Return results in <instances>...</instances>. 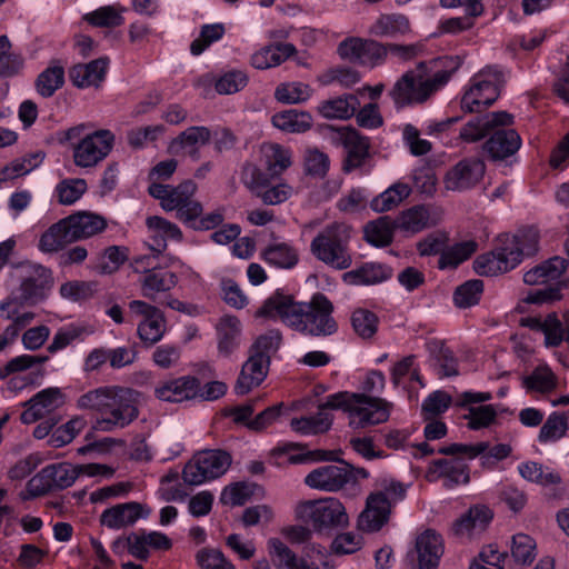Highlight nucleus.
<instances>
[{"instance_id": "nucleus-42", "label": "nucleus", "mask_w": 569, "mask_h": 569, "mask_svg": "<svg viewBox=\"0 0 569 569\" xmlns=\"http://www.w3.org/2000/svg\"><path fill=\"white\" fill-rule=\"evenodd\" d=\"M518 470L523 479L540 486L547 487L561 482V476L558 472L536 461L523 462L518 467Z\"/></svg>"}, {"instance_id": "nucleus-17", "label": "nucleus", "mask_w": 569, "mask_h": 569, "mask_svg": "<svg viewBox=\"0 0 569 569\" xmlns=\"http://www.w3.org/2000/svg\"><path fill=\"white\" fill-rule=\"evenodd\" d=\"M64 405V395L59 388H47L36 393L23 403L26 410L20 419L23 423L30 425L50 415Z\"/></svg>"}, {"instance_id": "nucleus-47", "label": "nucleus", "mask_w": 569, "mask_h": 569, "mask_svg": "<svg viewBox=\"0 0 569 569\" xmlns=\"http://www.w3.org/2000/svg\"><path fill=\"white\" fill-rule=\"evenodd\" d=\"M166 331V319L160 310L148 319H143L138 325V336L148 346H152L161 340Z\"/></svg>"}, {"instance_id": "nucleus-61", "label": "nucleus", "mask_w": 569, "mask_h": 569, "mask_svg": "<svg viewBox=\"0 0 569 569\" xmlns=\"http://www.w3.org/2000/svg\"><path fill=\"white\" fill-rule=\"evenodd\" d=\"M448 237L445 232H431L417 242V251L421 257L437 256L446 252Z\"/></svg>"}, {"instance_id": "nucleus-4", "label": "nucleus", "mask_w": 569, "mask_h": 569, "mask_svg": "<svg viewBox=\"0 0 569 569\" xmlns=\"http://www.w3.org/2000/svg\"><path fill=\"white\" fill-rule=\"evenodd\" d=\"M350 238L351 228L348 224L333 222L312 239L310 251L322 263L337 270H346L352 264Z\"/></svg>"}, {"instance_id": "nucleus-49", "label": "nucleus", "mask_w": 569, "mask_h": 569, "mask_svg": "<svg viewBox=\"0 0 569 569\" xmlns=\"http://www.w3.org/2000/svg\"><path fill=\"white\" fill-rule=\"evenodd\" d=\"M11 42L7 36H0V77L11 78L23 68V58L11 52Z\"/></svg>"}, {"instance_id": "nucleus-12", "label": "nucleus", "mask_w": 569, "mask_h": 569, "mask_svg": "<svg viewBox=\"0 0 569 569\" xmlns=\"http://www.w3.org/2000/svg\"><path fill=\"white\" fill-rule=\"evenodd\" d=\"M425 479L430 483L441 480L445 488L452 489L469 483L470 468L466 461L457 457L436 459L429 463Z\"/></svg>"}, {"instance_id": "nucleus-64", "label": "nucleus", "mask_w": 569, "mask_h": 569, "mask_svg": "<svg viewBox=\"0 0 569 569\" xmlns=\"http://www.w3.org/2000/svg\"><path fill=\"white\" fill-rule=\"evenodd\" d=\"M497 411L491 405L470 407L469 413L465 416L468 420V428L479 430L489 427L496 419Z\"/></svg>"}, {"instance_id": "nucleus-7", "label": "nucleus", "mask_w": 569, "mask_h": 569, "mask_svg": "<svg viewBox=\"0 0 569 569\" xmlns=\"http://www.w3.org/2000/svg\"><path fill=\"white\" fill-rule=\"evenodd\" d=\"M231 456L223 450H204L197 453L182 470L183 481L199 486L222 476L231 465Z\"/></svg>"}, {"instance_id": "nucleus-8", "label": "nucleus", "mask_w": 569, "mask_h": 569, "mask_svg": "<svg viewBox=\"0 0 569 569\" xmlns=\"http://www.w3.org/2000/svg\"><path fill=\"white\" fill-rule=\"evenodd\" d=\"M350 407V426L365 429L388 421L393 405L379 397L357 393Z\"/></svg>"}, {"instance_id": "nucleus-5", "label": "nucleus", "mask_w": 569, "mask_h": 569, "mask_svg": "<svg viewBox=\"0 0 569 569\" xmlns=\"http://www.w3.org/2000/svg\"><path fill=\"white\" fill-rule=\"evenodd\" d=\"M148 191L160 201L166 211L176 210V217L184 223H192L202 214V204L193 199L197 184L190 179L177 187L154 182L149 186Z\"/></svg>"}, {"instance_id": "nucleus-16", "label": "nucleus", "mask_w": 569, "mask_h": 569, "mask_svg": "<svg viewBox=\"0 0 569 569\" xmlns=\"http://www.w3.org/2000/svg\"><path fill=\"white\" fill-rule=\"evenodd\" d=\"M391 500L386 492L377 491L367 497L366 508L359 515L358 528L366 532L379 531L389 520Z\"/></svg>"}, {"instance_id": "nucleus-56", "label": "nucleus", "mask_w": 569, "mask_h": 569, "mask_svg": "<svg viewBox=\"0 0 569 569\" xmlns=\"http://www.w3.org/2000/svg\"><path fill=\"white\" fill-rule=\"evenodd\" d=\"M87 191L84 179H64L56 187L58 201L61 204H72Z\"/></svg>"}, {"instance_id": "nucleus-46", "label": "nucleus", "mask_w": 569, "mask_h": 569, "mask_svg": "<svg viewBox=\"0 0 569 569\" xmlns=\"http://www.w3.org/2000/svg\"><path fill=\"white\" fill-rule=\"evenodd\" d=\"M64 83V70L61 66H51L43 70L36 80V88L40 96L49 98Z\"/></svg>"}, {"instance_id": "nucleus-55", "label": "nucleus", "mask_w": 569, "mask_h": 569, "mask_svg": "<svg viewBox=\"0 0 569 569\" xmlns=\"http://www.w3.org/2000/svg\"><path fill=\"white\" fill-rule=\"evenodd\" d=\"M310 87L302 82L281 83L276 88L274 98L282 103H299L310 97Z\"/></svg>"}, {"instance_id": "nucleus-6", "label": "nucleus", "mask_w": 569, "mask_h": 569, "mask_svg": "<svg viewBox=\"0 0 569 569\" xmlns=\"http://www.w3.org/2000/svg\"><path fill=\"white\" fill-rule=\"evenodd\" d=\"M505 77L497 67L488 66L471 79L470 88L461 98V109L466 112H481L499 97Z\"/></svg>"}, {"instance_id": "nucleus-28", "label": "nucleus", "mask_w": 569, "mask_h": 569, "mask_svg": "<svg viewBox=\"0 0 569 569\" xmlns=\"http://www.w3.org/2000/svg\"><path fill=\"white\" fill-rule=\"evenodd\" d=\"M392 276V269L380 262H366L342 274V280L352 286H372L381 283Z\"/></svg>"}, {"instance_id": "nucleus-25", "label": "nucleus", "mask_w": 569, "mask_h": 569, "mask_svg": "<svg viewBox=\"0 0 569 569\" xmlns=\"http://www.w3.org/2000/svg\"><path fill=\"white\" fill-rule=\"evenodd\" d=\"M418 566L413 569H438L443 553V545L440 535L433 530H426L416 541Z\"/></svg>"}, {"instance_id": "nucleus-26", "label": "nucleus", "mask_w": 569, "mask_h": 569, "mask_svg": "<svg viewBox=\"0 0 569 569\" xmlns=\"http://www.w3.org/2000/svg\"><path fill=\"white\" fill-rule=\"evenodd\" d=\"M52 286L51 271L42 266H34L30 274L22 280L20 284L21 295L18 299L22 301L42 300Z\"/></svg>"}, {"instance_id": "nucleus-34", "label": "nucleus", "mask_w": 569, "mask_h": 569, "mask_svg": "<svg viewBox=\"0 0 569 569\" xmlns=\"http://www.w3.org/2000/svg\"><path fill=\"white\" fill-rule=\"evenodd\" d=\"M296 53V48L291 43H278L267 46L251 57V64L256 69H268L279 66L289 57Z\"/></svg>"}, {"instance_id": "nucleus-27", "label": "nucleus", "mask_w": 569, "mask_h": 569, "mask_svg": "<svg viewBox=\"0 0 569 569\" xmlns=\"http://www.w3.org/2000/svg\"><path fill=\"white\" fill-rule=\"evenodd\" d=\"M140 282L142 296L157 302L161 293L169 292L177 286L178 277L174 272L152 268L144 272Z\"/></svg>"}, {"instance_id": "nucleus-13", "label": "nucleus", "mask_w": 569, "mask_h": 569, "mask_svg": "<svg viewBox=\"0 0 569 569\" xmlns=\"http://www.w3.org/2000/svg\"><path fill=\"white\" fill-rule=\"evenodd\" d=\"M486 163L478 157L465 158L451 167L443 177L445 188L461 192L476 187L483 178Z\"/></svg>"}, {"instance_id": "nucleus-20", "label": "nucleus", "mask_w": 569, "mask_h": 569, "mask_svg": "<svg viewBox=\"0 0 569 569\" xmlns=\"http://www.w3.org/2000/svg\"><path fill=\"white\" fill-rule=\"evenodd\" d=\"M518 264L519 254L511 252L507 246L501 243L493 251L479 256L473 262V268L480 276L492 277L507 272Z\"/></svg>"}, {"instance_id": "nucleus-52", "label": "nucleus", "mask_w": 569, "mask_h": 569, "mask_svg": "<svg viewBox=\"0 0 569 569\" xmlns=\"http://www.w3.org/2000/svg\"><path fill=\"white\" fill-rule=\"evenodd\" d=\"M282 342V335L279 330L272 329L259 336L249 349V352L267 358L270 361L271 357L278 351Z\"/></svg>"}, {"instance_id": "nucleus-9", "label": "nucleus", "mask_w": 569, "mask_h": 569, "mask_svg": "<svg viewBox=\"0 0 569 569\" xmlns=\"http://www.w3.org/2000/svg\"><path fill=\"white\" fill-rule=\"evenodd\" d=\"M338 53L345 60L370 68H375L386 60L383 43L359 37H350L341 41L338 46Z\"/></svg>"}, {"instance_id": "nucleus-57", "label": "nucleus", "mask_w": 569, "mask_h": 569, "mask_svg": "<svg viewBox=\"0 0 569 569\" xmlns=\"http://www.w3.org/2000/svg\"><path fill=\"white\" fill-rule=\"evenodd\" d=\"M54 490H62L73 485L78 478L76 466L56 463L46 467Z\"/></svg>"}, {"instance_id": "nucleus-62", "label": "nucleus", "mask_w": 569, "mask_h": 569, "mask_svg": "<svg viewBox=\"0 0 569 569\" xmlns=\"http://www.w3.org/2000/svg\"><path fill=\"white\" fill-rule=\"evenodd\" d=\"M528 390L549 392L556 387V377L548 368H537L530 376L523 378Z\"/></svg>"}, {"instance_id": "nucleus-58", "label": "nucleus", "mask_w": 569, "mask_h": 569, "mask_svg": "<svg viewBox=\"0 0 569 569\" xmlns=\"http://www.w3.org/2000/svg\"><path fill=\"white\" fill-rule=\"evenodd\" d=\"M224 34L222 23L204 24L199 37L191 42L190 51L193 56L201 54L211 43L220 40Z\"/></svg>"}, {"instance_id": "nucleus-11", "label": "nucleus", "mask_w": 569, "mask_h": 569, "mask_svg": "<svg viewBox=\"0 0 569 569\" xmlns=\"http://www.w3.org/2000/svg\"><path fill=\"white\" fill-rule=\"evenodd\" d=\"M114 136L109 130H98L83 138L74 148V163L81 168L97 166L111 151Z\"/></svg>"}, {"instance_id": "nucleus-60", "label": "nucleus", "mask_w": 569, "mask_h": 569, "mask_svg": "<svg viewBox=\"0 0 569 569\" xmlns=\"http://www.w3.org/2000/svg\"><path fill=\"white\" fill-rule=\"evenodd\" d=\"M96 292V283L73 280L61 284L60 295L71 301H86L93 297Z\"/></svg>"}, {"instance_id": "nucleus-48", "label": "nucleus", "mask_w": 569, "mask_h": 569, "mask_svg": "<svg viewBox=\"0 0 569 569\" xmlns=\"http://www.w3.org/2000/svg\"><path fill=\"white\" fill-rule=\"evenodd\" d=\"M210 137L211 133L207 127H190L172 140L170 150L178 153L183 148L200 147L208 143Z\"/></svg>"}, {"instance_id": "nucleus-18", "label": "nucleus", "mask_w": 569, "mask_h": 569, "mask_svg": "<svg viewBox=\"0 0 569 569\" xmlns=\"http://www.w3.org/2000/svg\"><path fill=\"white\" fill-rule=\"evenodd\" d=\"M339 132L340 141L347 150L342 170L349 173L363 166L367 159H369L370 141L353 128H341Z\"/></svg>"}, {"instance_id": "nucleus-21", "label": "nucleus", "mask_w": 569, "mask_h": 569, "mask_svg": "<svg viewBox=\"0 0 569 569\" xmlns=\"http://www.w3.org/2000/svg\"><path fill=\"white\" fill-rule=\"evenodd\" d=\"M513 116L507 111L489 112L467 122L460 130V138L467 142L479 141L496 127L511 126Z\"/></svg>"}, {"instance_id": "nucleus-43", "label": "nucleus", "mask_w": 569, "mask_h": 569, "mask_svg": "<svg viewBox=\"0 0 569 569\" xmlns=\"http://www.w3.org/2000/svg\"><path fill=\"white\" fill-rule=\"evenodd\" d=\"M264 164L270 176L281 174L291 166L290 151L277 143H268L262 147Z\"/></svg>"}, {"instance_id": "nucleus-36", "label": "nucleus", "mask_w": 569, "mask_h": 569, "mask_svg": "<svg viewBox=\"0 0 569 569\" xmlns=\"http://www.w3.org/2000/svg\"><path fill=\"white\" fill-rule=\"evenodd\" d=\"M411 187L405 182H396L370 201V207L378 213L396 209L411 194Z\"/></svg>"}, {"instance_id": "nucleus-1", "label": "nucleus", "mask_w": 569, "mask_h": 569, "mask_svg": "<svg viewBox=\"0 0 569 569\" xmlns=\"http://www.w3.org/2000/svg\"><path fill=\"white\" fill-rule=\"evenodd\" d=\"M333 303L321 292L310 301L299 302L292 296L276 292L257 311L260 317L279 318L292 330L310 337H329L338 331Z\"/></svg>"}, {"instance_id": "nucleus-2", "label": "nucleus", "mask_w": 569, "mask_h": 569, "mask_svg": "<svg viewBox=\"0 0 569 569\" xmlns=\"http://www.w3.org/2000/svg\"><path fill=\"white\" fill-rule=\"evenodd\" d=\"M460 66L459 57L421 61L397 80L389 94L398 107L423 103L449 81Z\"/></svg>"}, {"instance_id": "nucleus-29", "label": "nucleus", "mask_w": 569, "mask_h": 569, "mask_svg": "<svg viewBox=\"0 0 569 569\" xmlns=\"http://www.w3.org/2000/svg\"><path fill=\"white\" fill-rule=\"evenodd\" d=\"M142 505L136 501L119 503L106 509L100 516V523L110 529L132 526L142 517Z\"/></svg>"}, {"instance_id": "nucleus-38", "label": "nucleus", "mask_w": 569, "mask_h": 569, "mask_svg": "<svg viewBox=\"0 0 569 569\" xmlns=\"http://www.w3.org/2000/svg\"><path fill=\"white\" fill-rule=\"evenodd\" d=\"M395 229H398L395 219L380 217L365 227V239L376 247H386L392 242Z\"/></svg>"}, {"instance_id": "nucleus-35", "label": "nucleus", "mask_w": 569, "mask_h": 569, "mask_svg": "<svg viewBox=\"0 0 569 569\" xmlns=\"http://www.w3.org/2000/svg\"><path fill=\"white\" fill-rule=\"evenodd\" d=\"M410 32V22L403 14H381L369 28L375 37L396 38Z\"/></svg>"}, {"instance_id": "nucleus-59", "label": "nucleus", "mask_w": 569, "mask_h": 569, "mask_svg": "<svg viewBox=\"0 0 569 569\" xmlns=\"http://www.w3.org/2000/svg\"><path fill=\"white\" fill-rule=\"evenodd\" d=\"M568 430L566 421L558 412L551 413L540 428L538 440L542 443L557 441L566 435Z\"/></svg>"}, {"instance_id": "nucleus-14", "label": "nucleus", "mask_w": 569, "mask_h": 569, "mask_svg": "<svg viewBox=\"0 0 569 569\" xmlns=\"http://www.w3.org/2000/svg\"><path fill=\"white\" fill-rule=\"evenodd\" d=\"M305 508L309 511L311 522L317 529L346 527L349 523L346 508L337 498L309 500L305 503Z\"/></svg>"}, {"instance_id": "nucleus-15", "label": "nucleus", "mask_w": 569, "mask_h": 569, "mask_svg": "<svg viewBox=\"0 0 569 569\" xmlns=\"http://www.w3.org/2000/svg\"><path fill=\"white\" fill-rule=\"evenodd\" d=\"M508 126L496 127L488 134L482 149L493 161H502L518 152L522 140L517 130Z\"/></svg>"}, {"instance_id": "nucleus-50", "label": "nucleus", "mask_w": 569, "mask_h": 569, "mask_svg": "<svg viewBox=\"0 0 569 569\" xmlns=\"http://www.w3.org/2000/svg\"><path fill=\"white\" fill-rule=\"evenodd\" d=\"M478 244L473 240L457 243L449 249L446 248V252H442L439 258L438 266L440 269L449 267L455 268L470 258V256L476 252Z\"/></svg>"}, {"instance_id": "nucleus-45", "label": "nucleus", "mask_w": 569, "mask_h": 569, "mask_svg": "<svg viewBox=\"0 0 569 569\" xmlns=\"http://www.w3.org/2000/svg\"><path fill=\"white\" fill-rule=\"evenodd\" d=\"M123 8L118 6H104L84 16V20L93 27L114 28L123 23Z\"/></svg>"}, {"instance_id": "nucleus-30", "label": "nucleus", "mask_w": 569, "mask_h": 569, "mask_svg": "<svg viewBox=\"0 0 569 569\" xmlns=\"http://www.w3.org/2000/svg\"><path fill=\"white\" fill-rule=\"evenodd\" d=\"M108 63V58H99L89 63L76 64L69 70V78L78 88L99 87L104 80Z\"/></svg>"}, {"instance_id": "nucleus-63", "label": "nucleus", "mask_w": 569, "mask_h": 569, "mask_svg": "<svg viewBox=\"0 0 569 569\" xmlns=\"http://www.w3.org/2000/svg\"><path fill=\"white\" fill-rule=\"evenodd\" d=\"M248 83V77L244 72L232 70L222 74L214 84L219 94H233L242 90Z\"/></svg>"}, {"instance_id": "nucleus-53", "label": "nucleus", "mask_w": 569, "mask_h": 569, "mask_svg": "<svg viewBox=\"0 0 569 569\" xmlns=\"http://www.w3.org/2000/svg\"><path fill=\"white\" fill-rule=\"evenodd\" d=\"M483 291V282L473 279L459 286L453 295V300L459 308H470L480 301Z\"/></svg>"}, {"instance_id": "nucleus-3", "label": "nucleus", "mask_w": 569, "mask_h": 569, "mask_svg": "<svg viewBox=\"0 0 569 569\" xmlns=\"http://www.w3.org/2000/svg\"><path fill=\"white\" fill-rule=\"evenodd\" d=\"M138 396L131 388L104 386L81 395L77 406L99 416L94 429L111 432L126 428L138 418Z\"/></svg>"}, {"instance_id": "nucleus-44", "label": "nucleus", "mask_w": 569, "mask_h": 569, "mask_svg": "<svg viewBox=\"0 0 569 569\" xmlns=\"http://www.w3.org/2000/svg\"><path fill=\"white\" fill-rule=\"evenodd\" d=\"M537 545L533 538L526 533H517L511 541V558L517 565L529 566L537 557Z\"/></svg>"}, {"instance_id": "nucleus-41", "label": "nucleus", "mask_w": 569, "mask_h": 569, "mask_svg": "<svg viewBox=\"0 0 569 569\" xmlns=\"http://www.w3.org/2000/svg\"><path fill=\"white\" fill-rule=\"evenodd\" d=\"M358 99L353 94H347L332 100L323 101L320 107V113L328 119H349L357 109Z\"/></svg>"}, {"instance_id": "nucleus-31", "label": "nucleus", "mask_w": 569, "mask_h": 569, "mask_svg": "<svg viewBox=\"0 0 569 569\" xmlns=\"http://www.w3.org/2000/svg\"><path fill=\"white\" fill-rule=\"evenodd\" d=\"M261 258L280 269H292L299 262L298 250L290 243L273 240L262 251Z\"/></svg>"}, {"instance_id": "nucleus-22", "label": "nucleus", "mask_w": 569, "mask_h": 569, "mask_svg": "<svg viewBox=\"0 0 569 569\" xmlns=\"http://www.w3.org/2000/svg\"><path fill=\"white\" fill-rule=\"evenodd\" d=\"M396 220V227L407 233L416 234L438 223L432 208L426 204H416L401 211Z\"/></svg>"}, {"instance_id": "nucleus-51", "label": "nucleus", "mask_w": 569, "mask_h": 569, "mask_svg": "<svg viewBox=\"0 0 569 569\" xmlns=\"http://www.w3.org/2000/svg\"><path fill=\"white\" fill-rule=\"evenodd\" d=\"M271 552L277 556L279 569H317L310 568L307 562L297 556L278 538L269 540Z\"/></svg>"}, {"instance_id": "nucleus-39", "label": "nucleus", "mask_w": 569, "mask_h": 569, "mask_svg": "<svg viewBox=\"0 0 569 569\" xmlns=\"http://www.w3.org/2000/svg\"><path fill=\"white\" fill-rule=\"evenodd\" d=\"M66 218L53 223L40 238L39 249L43 252H57L66 244L72 243Z\"/></svg>"}, {"instance_id": "nucleus-32", "label": "nucleus", "mask_w": 569, "mask_h": 569, "mask_svg": "<svg viewBox=\"0 0 569 569\" xmlns=\"http://www.w3.org/2000/svg\"><path fill=\"white\" fill-rule=\"evenodd\" d=\"M567 268V261L553 257L536 266L523 274V281L530 286L545 284L558 280Z\"/></svg>"}, {"instance_id": "nucleus-24", "label": "nucleus", "mask_w": 569, "mask_h": 569, "mask_svg": "<svg viewBox=\"0 0 569 569\" xmlns=\"http://www.w3.org/2000/svg\"><path fill=\"white\" fill-rule=\"evenodd\" d=\"M270 361L249 352L237 379L234 390L238 395H246L252 388L258 387L267 377Z\"/></svg>"}, {"instance_id": "nucleus-54", "label": "nucleus", "mask_w": 569, "mask_h": 569, "mask_svg": "<svg viewBox=\"0 0 569 569\" xmlns=\"http://www.w3.org/2000/svg\"><path fill=\"white\" fill-rule=\"evenodd\" d=\"M378 317L370 310L357 309L351 315V325L355 332L362 339H370L377 332Z\"/></svg>"}, {"instance_id": "nucleus-40", "label": "nucleus", "mask_w": 569, "mask_h": 569, "mask_svg": "<svg viewBox=\"0 0 569 569\" xmlns=\"http://www.w3.org/2000/svg\"><path fill=\"white\" fill-rule=\"evenodd\" d=\"M272 124L288 132H306L311 128L312 117L307 112L287 110L272 116Z\"/></svg>"}, {"instance_id": "nucleus-10", "label": "nucleus", "mask_w": 569, "mask_h": 569, "mask_svg": "<svg viewBox=\"0 0 569 569\" xmlns=\"http://www.w3.org/2000/svg\"><path fill=\"white\" fill-rule=\"evenodd\" d=\"M313 469L305 478L306 486L327 492L342 490L353 479V466L345 460Z\"/></svg>"}, {"instance_id": "nucleus-33", "label": "nucleus", "mask_w": 569, "mask_h": 569, "mask_svg": "<svg viewBox=\"0 0 569 569\" xmlns=\"http://www.w3.org/2000/svg\"><path fill=\"white\" fill-rule=\"evenodd\" d=\"M500 242L509 248L511 252L519 254V262L523 256H532L538 251L539 233L533 228L519 230L516 234H505Z\"/></svg>"}, {"instance_id": "nucleus-37", "label": "nucleus", "mask_w": 569, "mask_h": 569, "mask_svg": "<svg viewBox=\"0 0 569 569\" xmlns=\"http://www.w3.org/2000/svg\"><path fill=\"white\" fill-rule=\"evenodd\" d=\"M219 352L223 356L231 355L239 346L240 341V321L237 317L226 316L221 318L218 325Z\"/></svg>"}, {"instance_id": "nucleus-19", "label": "nucleus", "mask_w": 569, "mask_h": 569, "mask_svg": "<svg viewBox=\"0 0 569 569\" xmlns=\"http://www.w3.org/2000/svg\"><path fill=\"white\" fill-rule=\"evenodd\" d=\"M200 380L194 376H182L160 382L154 389V396L169 402H182L198 398Z\"/></svg>"}, {"instance_id": "nucleus-23", "label": "nucleus", "mask_w": 569, "mask_h": 569, "mask_svg": "<svg viewBox=\"0 0 569 569\" xmlns=\"http://www.w3.org/2000/svg\"><path fill=\"white\" fill-rule=\"evenodd\" d=\"M73 242L91 238L106 230L108 222L104 217L90 211H79L66 217Z\"/></svg>"}]
</instances>
